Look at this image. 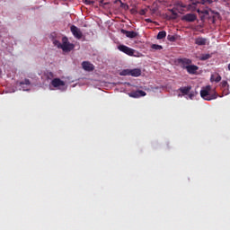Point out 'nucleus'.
Here are the masks:
<instances>
[{"label":"nucleus","mask_w":230,"mask_h":230,"mask_svg":"<svg viewBox=\"0 0 230 230\" xmlns=\"http://www.w3.org/2000/svg\"><path fill=\"white\" fill-rule=\"evenodd\" d=\"M178 64H182L183 66H190L191 64V59L190 58H179L178 59Z\"/></svg>","instance_id":"ddd939ff"},{"label":"nucleus","mask_w":230,"mask_h":230,"mask_svg":"<svg viewBox=\"0 0 230 230\" xmlns=\"http://www.w3.org/2000/svg\"><path fill=\"white\" fill-rule=\"evenodd\" d=\"M70 31L72 32V34L74 35V37L75 39H78V40L82 39L83 33H82V31H80V29L78 27L72 25L70 27Z\"/></svg>","instance_id":"39448f33"},{"label":"nucleus","mask_w":230,"mask_h":230,"mask_svg":"<svg viewBox=\"0 0 230 230\" xmlns=\"http://www.w3.org/2000/svg\"><path fill=\"white\" fill-rule=\"evenodd\" d=\"M31 82H30V79H24V81L20 82V85H31Z\"/></svg>","instance_id":"6ab92c4d"},{"label":"nucleus","mask_w":230,"mask_h":230,"mask_svg":"<svg viewBox=\"0 0 230 230\" xmlns=\"http://www.w3.org/2000/svg\"><path fill=\"white\" fill-rule=\"evenodd\" d=\"M53 44H54V46H57L58 48H62V43H60V41H58V40H55L54 41H53Z\"/></svg>","instance_id":"4be33fe9"},{"label":"nucleus","mask_w":230,"mask_h":230,"mask_svg":"<svg viewBox=\"0 0 230 230\" xmlns=\"http://www.w3.org/2000/svg\"><path fill=\"white\" fill-rule=\"evenodd\" d=\"M164 38H166V31H159L157 34V40H161L162 39H164Z\"/></svg>","instance_id":"dca6fc26"},{"label":"nucleus","mask_w":230,"mask_h":230,"mask_svg":"<svg viewBox=\"0 0 230 230\" xmlns=\"http://www.w3.org/2000/svg\"><path fill=\"white\" fill-rule=\"evenodd\" d=\"M104 0H100V6H103V4H107V3L103 2Z\"/></svg>","instance_id":"a878e982"},{"label":"nucleus","mask_w":230,"mask_h":230,"mask_svg":"<svg viewBox=\"0 0 230 230\" xmlns=\"http://www.w3.org/2000/svg\"><path fill=\"white\" fill-rule=\"evenodd\" d=\"M93 2H91L90 0H85V4H92Z\"/></svg>","instance_id":"cd10ccee"},{"label":"nucleus","mask_w":230,"mask_h":230,"mask_svg":"<svg viewBox=\"0 0 230 230\" xmlns=\"http://www.w3.org/2000/svg\"><path fill=\"white\" fill-rule=\"evenodd\" d=\"M223 93L225 96H227V94H229V88H224Z\"/></svg>","instance_id":"393cba45"},{"label":"nucleus","mask_w":230,"mask_h":230,"mask_svg":"<svg viewBox=\"0 0 230 230\" xmlns=\"http://www.w3.org/2000/svg\"><path fill=\"white\" fill-rule=\"evenodd\" d=\"M211 58V54H202L199 58V60H209Z\"/></svg>","instance_id":"f3484780"},{"label":"nucleus","mask_w":230,"mask_h":230,"mask_svg":"<svg viewBox=\"0 0 230 230\" xmlns=\"http://www.w3.org/2000/svg\"><path fill=\"white\" fill-rule=\"evenodd\" d=\"M117 48L119 51L125 53V55H128V57H139V52H137V50L127 47V45H119Z\"/></svg>","instance_id":"f03ea898"},{"label":"nucleus","mask_w":230,"mask_h":230,"mask_svg":"<svg viewBox=\"0 0 230 230\" xmlns=\"http://www.w3.org/2000/svg\"><path fill=\"white\" fill-rule=\"evenodd\" d=\"M185 69H187L189 75H195L197 71H199V66L195 65H189L185 66Z\"/></svg>","instance_id":"9d476101"},{"label":"nucleus","mask_w":230,"mask_h":230,"mask_svg":"<svg viewBox=\"0 0 230 230\" xmlns=\"http://www.w3.org/2000/svg\"><path fill=\"white\" fill-rule=\"evenodd\" d=\"M195 44L197 46H206V44H208V39L198 37L195 39Z\"/></svg>","instance_id":"f8f14e48"},{"label":"nucleus","mask_w":230,"mask_h":230,"mask_svg":"<svg viewBox=\"0 0 230 230\" xmlns=\"http://www.w3.org/2000/svg\"><path fill=\"white\" fill-rule=\"evenodd\" d=\"M82 67L84 69V71H93L94 69V65L90 63L89 61H84L82 63Z\"/></svg>","instance_id":"9b49d317"},{"label":"nucleus","mask_w":230,"mask_h":230,"mask_svg":"<svg viewBox=\"0 0 230 230\" xmlns=\"http://www.w3.org/2000/svg\"><path fill=\"white\" fill-rule=\"evenodd\" d=\"M221 87H222L223 89H227V88H229V84L227 83V81H222V82H221Z\"/></svg>","instance_id":"aec40b11"},{"label":"nucleus","mask_w":230,"mask_h":230,"mask_svg":"<svg viewBox=\"0 0 230 230\" xmlns=\"http://www.w3.org/2000/svg\"><path fill=\"white\" fill-rule=\"evenodd\" d=\"M175 40H176V38L173 35L167 36V40H169L170 42H175Z\"/></svg>","instance_id":"412c9836"},{"label":"nucleus","mask_w":230,"mask_h":230,"mask_svg":"<svg viewBox=\"0 0 230 230\" xmlns=\"http://www.w3.org/2000/svg\"><path fill=\"white\" fill-rule=\"evenodd\" d=\"M179 91L182 94H190V91H191V86H185L179 88Z\"/></svg>","instance_id":"2eb2a0df"},{"label":"nucleus","mask_w":230,"mask_h":230,"mask_svg":"<svg viewBox=\"0 0 230 230\" xmlns=\"http://www.w3.org/2000/svg\"><path fill=\"white\" fill-rule=\"evenodd\" d=\"M192 96H193V95L190 94V98H191Z\"/></svg>","instance_id":"473e14b6"},{"label":"nucleus","mask_w":230,"mask_h":230,"mask_svg":"<svg viewBox=\"0 0 230 230\" xmlns=\"http://www.w3.org/2000/svg\"><path fill=\"white\" fill-rule=\"evenodd\" d=\"M197 20V14L195 13H187L181 17V21H185V22H195Z\"/></svg>","instance_id":"423d86ee"},{"label":"nucleus","mask_w":230,"mask_h":230,"mask_svg":"<svg viewBox=\"0 0 230 230\" xmlns=\"http://www.w3.org/2000/svg\"><path fill=\"white\" fill-rule=\"evenodd\" d=\"M204 13H206L208 15V13H209L208 11H205Z\"/></svg>","instance_id":"7c9ffc66"},{"label":"nucleus","mask_w":230,"mask_h":230,"mask_svg":"<svg viewBox=\"0 0 230 230\" xmlns=\"http://www.w3.org/2000/svg\"><path fill=\"white\" fill-rule=\"evenodd\" d=\"M119 1L120 3L121 6H125V4H123V2H121V0H119Z\"/></svg>","instance_id":"c85d7f7f"},{"label":"nucleus","mask_w":230,"mask_h":230,"mask_svg":"<svg viewBox=\"0 0 230 230\" xmlns=\"http://www.w3.org/2000/svg\"><path fill=\"white\" fill-rule=\"evenodd\" d=\"M146 12H148V9H142L139 11V15H146Z\"/></svg>","instance_id":"5701e85b"},{"label":"nucleus","mask_w":230,"mask_h":230,"mask_svg":"<svg viewBox=\"0 0 230 230\" xmlns=\"http://www.w3.org/2000/svg\"><path fill=\"white\" fill-rule=\"evenodd\" d=\"M221 80H222V76H220L218 74H214L210 77V81L216 82L217 84H218V82H220Z\"/></svg>","instance_id":"4468645a"},{"label":"nucleus","mask_w":230,"mask_h":230,"mask_svg":"<svg viewBox=\"0 0 230 230\" xmlns=\"http://www.w3.org/2000/svg\"><path fill=\"white\" fill-rule=\"evenodd\" d=\"M52 87H64L66 85V82L62 81L60 78H54L51 81Z\"/></svg>","instance_id":"6e6552de"},{"label":"nucleus","mask_w":230,"mask_h":230,"mask_svg":"<svg viewBox=\"0 0 230 230\" xmlns=\"http://www.w3.org/2000/svg\"><path fill=\"white\" fill-rule=\"evenodd\" d=\"M145 22H154L152 21V19H150V18L146 19Z\"/></svg>","instance_id":"bb28decb"},{"label":"nucleus","mask_w":230,"mask_h":230,"mask_svg":"<svg viewBox=\"0 0 230 230\" xmlns=\"http://www.w3.org/2000/svg\"><path fill=\"white\" fill-rule=\"evenodd\" d=\"M121 33H123V35H126V37H128V39H136V37H137V32L134 31H127L125 29H122Z\"/></svg>","instance_id":"0eeeda50"},{"label":"nucleus","mask_w":230,"mask_h":230,"mask_svg":"<svg viewBox=\"0 0 230 230\" xmlns=\"http://www.w3.org/2000/svg\"><path fill=\"white\" fill-rule=\"evenodd\" d=\"M151 48H152L153 49H155V51H160L161 49H163V46L157 45V44H153V45L151 46Z\"/></svg>","instance_id":"a211bd4d"},{"label":"nucleus","mask_w":230,"mask_h":230,"mask_svg":"<svg viewBox=\"0 0 230 230\" xmlns=\"http://www.w3.org/2000/svg\"><path fill=\"white\" fill-rule=\"evenodd\" d=\"M146 94V92L143 90H137L135 92H131L129 93L130 98H141V96H145Z\"/></svg>","instance_id":"1a4fd4ad"},{"label":"nucleus","mask_w":230,"mask_h":230,"mask_svg":"<svg viewBox=\"0 0 230 230\" xmlns=\"http://www.w3.org/2000/svg\"><path fill=\"white\" fill-rule=\"evenodd\" d=\"M120 76H141V69H124L119 73Z\"/></svg>","instance_id":"7ed1b4c3"},{"label":"nucleus","mask_w":230,"mask_h":230,"mask_svg":"<svg viewBox=\"0 0 230 230\" xmlns=\"http://www.w3.org/2000/svg\"><path fill=\"white\" fill-rule=\"evenodd\" d=\"M200 96L203 98V100L211 102V100H217V98H218V93L215 92V90L211 92V86L207 85L200 91Z\"/></svg>","instance_id":"f257e3e1"},{"label":"nucleus","mask_w":230,"mask_h":230,"mask_svg":"<svg viewBox=\"0 0 230 230\" xmlns=\"http://www.w3.org/2000/svg\"><path fill=\"white\" fill-rule=\"evenodd\" d=\"M61 49L66 53H69V51H73V49H75V44L70 43L67 37H63Z\"/></svg>","instance_id":"20e7f679"},{"label":"nucleus","mask_w":230,"mask_h":230,"mask_svg":"<svg viewBox=\"0 0 230 230\" xmlns=\"http://www.w3.org/2000/svg\"><path fill=\"white\" fill-rule=\"evenodd\" d=\"M205 3H208V4H213V0H201V4H204Z\"/></svg>","instance_id":"b1692460"},{"label":"nucleus","mask_w":230,"mask_h":230,"mask_svg":"<svg viewBox=\"0 0 230 230\" xmlns=\"http://www.w3.org/2000/svg\"><path fill=\"white\" fill-rule=\"evenodd\" d=\"M198 13H200V9H198Z\"/></svg>","instance_id":"2f4dec72"},{"label":"nucleus","mask_w":230,"mask_h":230,"mask_svg":"<svg viewBox=\"0 0 230 230\" xmlns=\"http://www.w3.org/2000/svg\"><path fill=\"white\" fill-rule=\"evenodd\" d=\"M172 12V15H177V13H175V12H173V10Z\"/></svg>","instance_id":"c756f323"}]
</instances>
